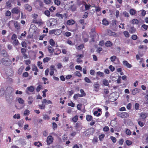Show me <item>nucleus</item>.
<instances>
[{
  "mask_svg": "<svg viewBox=\"0 0 148 148\" xmlns=\"http://www.w3.org/2000/svg\"><path fill=\"white\" fill-rule=\"evenodd\" d=\"M1 62L4 65L6 66H9L11 63V61L9 59L6 58H2Z\"/></svg>",
  "mask_w": 148,
  "mask_h": 148,
  "instance_id": "f257e3e1",
  "label": "nucleus"
},
{
  "mask_svg": "<svg viewBox=\"0 0 148 148\" xmlns=\"http://www.w3.org/2000/svg\"><path fill=\"white\" fill-rule=\"evenodd\" d=\"M117 116L119 117L124 119L128 117L129 115L126 112H118L116 114Z\"/></svg>",
  "mask_w": 148,
  "mask_h": 148,
  "instance_id": "f03ea898",
  "label": "nucleus"
},
{
  "mask_svg": "<svg viewBox=\"0 0 148 148\" xmlns=\"http://www.w3.org/2000/svg\"><path fill=\"white\" fill-rule=\"evenodd\" d=\"M86 120L90 122L92 121L90 123V125L91 126H92L95 123V121H93V117L91 115H87L86 116Z\"/></svg>",
  "mask_w": 148,
  "mask_h": 148,
  "instance_id": "7ed1b4c3",
  "label": "nucleus"
},
{
  "mask_svg": "<svg viewBox=\"0 0 148 148\" xmlns=\"http://www.w3.org/2000/svg\"><path fill=\"white\" fill-rule=\"evenodd\" d=\"M92 38L91 41L92 42H95L99 40V36L98 34L96 33L91 36Z\"/></svg>",
  "mask_w": 148,
  "mask_h": 148,
  "instance_id": "20e7f679",
  "label": "nucleus"
},
{
  "mask_svg": "<svg viewBox=\"0 0 148 148\" xmlns=\"http://www.w3.org/2000/svg\"><path fill=\"white\" fill-rule=\"evenodd\" d=\"M86 135L87 136H89L90 135H92L94 132L93 128H90L86 130L85 132Z\"/></svg>",
  "mask_w": 148,
  "mask_h": 148,
  "instance_id": "39448f33",
  "label": "nucleus"
},
{
  "mask_svg": "<svg viewBox=\"0 0 148 148\" xmlns=\"http://www.w3.org/2000/svg\"><path fill=\"white\" fill-rule=\"evenodd\" d=\"M32 23L36 24L39 25H41L43 24V22L41 19H33Z\"/></svg>",
  "mask_w": 148,
  "mask_h": 148,
  "instance_id": "423d86ee",
  "label": "nucleus"
},
{
  "mask_svg": "<svg viewBox=\"0 0 148 148\" xmlns=\"http://www.w3.org/2000/svg\"><path fill=\"white\" fill-rule=\"evenodd\" d=\"M13 91L14 89L12 87L8 86L6 88L5 90V93L6 94L10 95L13 92Z\"/></svg>",
  "mask_w": 148,
  "mask_h": 148,
  "instance_id": "0eeeda50",
  "label": "nucleus"
},
{
  "mask_svg": "<svg viewBox=\"0 0 148 148\" xmlns=\"http://www.w3.org/2000/svg\"><path fill=\"white\" fill-rule=\"evenodd\" d=\"M19 9L17 7H15L12 9L11 10L12 13L14 14H18L20 12Z\"/></svg>",
  "mask_w": 148,
  "mask_h": 148,
  "instance_id": "6e6552de",
  "label": "nucleus"
},
{
  "mask_svg": "<svg viewBox=\"0 0 148 148\" xmlns=\"http://www.w3.org/2000/svg\"><path fill=\"white\" fill-rule=\"evenodd\" d=\"M100 86L98 82H97L93 84L94 90L96 92H98L99 91Z\"/></svg>",
  "mask_w": 148,
  "mask_h": 148,
  "instance_id": "1a4fd4ad",
  "label": "nucleus"
},
{
  "mask_svg": "<svg viewBox=\"0 0 148 148\" xmlns=\"http://www.w3.org/2000/svg\"><path fill=\"white\" fill-rule=\"evenodd\" d=\"M53 138L51 136H49L47 138V142L48 145H49L53 142Z\"/></svg>",
  "mask_w": 148,
  "mask_h": 148,
  "instance_id": "9d476101",
  "label": "nucleus"
},
{
  "mask_svg": "<svg viewBox=\"0 0 148 148\" xmlns=\"http://www.w3.org/2000/svg\"><path fill=\"white\" fill-rule=\"evenodd\" d=\"M107 34L108 35L110 36H114L115 37H116V33L112 32V31L110 29L107 30Z\"/></svg>",
  "mask_w": 148,
  "mask_h": 148,
  "instance_id": "9b49d317",
  "label": "nucleus"
},
{
  "mask_svg": "<svg viewBox=\"0 0 148 148\" xmlns=\"http://www.w3.org/2000/svg\"><path fill=\"white\" fill-rule=\"evenodd\" d=\"M75 127L76 130H77L78 129H82V123L79 122L77 123L75 126Z\"/></svg>",
  "mask_w": 148,
  "mask_h": 148,
  "instance_id": "f8f14e48",
  "label": "nucleus"
},
{
  "mask_svg": "<svg viewBox=\"0 0 148 148\" xmlns=\"http://www.w3.org/2000/svg\"><path fill=\"white\" fill-rule=\"evenodd\" d=\"M140 89L137 88H135L132 90V94L133 95H135L137 93L139 92Z\"/></svg>",
  "mask_w": 148,
  "mask_h": 148,
  "instance_id": "ddd939ff",
  "label": "nucleus"
},
{
  "mask_svg": "<svg viewBox=\"0 0 148 148\" xmlns=\"http://www.w3.org/2000/svg\"><path fill=\"white\" fill-rule=\"evenodd\" d=\"M123 63L124 66L128 68H130L132 67V65L129 64L127 61H123Z\"/></svg>",
  "mask_w": 148,
  "mask_h": 148,
  "instance_id": "4468645a",
  "label": "nucleus"
},
{
  "mask_svg": "<svg viewBox=\"0 0 148 148\" xmlns=\"http://www.w3.org/2000/svg\"><path fill=\"white\" fill-rule=\"evenodd\" d=\"M147 114L146 113L143 112L141 113L140 115V116L143 120H145L147 117Z\"/></svg>",
  "mask_w": 148,
  "mask_h": 148,
  "instance_id": "2eb2a0df",
  "label": "nucleus"
},
{
  "mask_svg": "<svg viewBox=\"0 0 148 148\" xmlns=\"http://www.w3.org/2000/svg\"><path fill=\"white\" fill-rule=\"evenodd\" d=\"M14 25L17 29H19L20 28V24L17 21H15L14 23Z\"/></svg>",
  "mask_w": 148,
  "mask_h": 148,
  "instance_id": "dca6fc26",
  "label": "nucleus"
},
{
  "mask_svg": "<svg viewBox=\"0 0 148 148\" xmlns=\"http://www.w3.org/2000/svg\"><path fill=\"white\" fill-rule=\"evenodd\" d=\"M42 104L45 103L46 104H52V102L50 100L44 99L42 102Z\"/></svg>",
  "mask_w": 148,
  "mask_h": 148,
  "instance_id": "f3484780",
  "label": "nucleus"
},
{
  "mask_svg": "<svg viewBox=\"0 0 148 148\" xmlns=\"http://www.w3.org/2000/svg\"><path fill=\"white\" fill-rule=\"evenodd\" d=\"M25 8L26 10L29 12L32 10V7L28 4L25 5Z\"/></svg>",
  "mask_w": 148,
  "mask_h": 148,
  "instance_id": "a211bd4d",
  "label": "nucleus"
},
{
  "mask_svg": "<svg viewBox=\"0 0 148 148\" xmlns=\"http://www.w3.org/2000/svg\"><path fill=\"white\" fill-rule=\"evenodd\" d=\"M75 23V21L71 19L68 20L66 23L68 25H71L74 24Z\"/></svg>",
  "mask_w": 148,
  "mask_h": 148,
  "instance_id": "6ab92c4d",
  "label": "nucleus"
},
{
  "mask_svg": "<svg viewBox=\"0 0 148 148\" xmlns=\"http://www.w3.org/2000/svg\"><path fill=\"white\" fill-rule=\"evenodd\" d=\"M102 23L103 25H107L109 24V22L106 18L103 19L102 21Z\"/></svg>",
  "mask_w": 148,
  "mask_h": 148,
  "instance_id": "aec40b11",
  "label": "nucleus"
},
{
  "mask_svg": "<svg viewBox=\"0 0 148 148\" xmlns=\"http://www.w3.org/2000/svg\"><path fill=\"white\" fill-rule=\"evenodd\" d=\"M112 45V44L111 41H106L105 44L106 46L107 47H109L111 46Z\"/></svg>",
  "mask_w": 148,
  "mask_h": 148,
  "instance_id": "412c9836",
  "label": "nucleus"
},
{
  "mask_svg": "<svg viewBox=\"0 0 148 148\" xmlns=\"http://www.w3.org/2000/svg\"><path fill=\"white\" fill-rule=\"evenodd\" d=\"M12 6L11 3L10 1H8L6 2L5 7L7 8H10Z\"/></svg>",
  "mask_w": 148,
  "mask_h": 148,
  "instance_id": "4be33fe9",
  "label": "nucleus"
},
{
  "mask_svg": "<svg viewBox=\"0 0 148 148\" xmlns=\"http://www.w3.org/2000/svg\"><path fill=\"white\" fill-rule=\"evenodd\" d=\"M55 34L56 35H59L62 33V30L60 29H55Z\"/></svg>",
  "mask_w": 148,
  "mask_h": 148,
  "instance_id": "5701e85b",
  "label": "nucleus"
},
{
  "mask_svg": "<svg viewBox=\"0 0 148 148\" xmlns=\"http://www.w3.org/2000/svg\"><path fill=\"white\" fill-rule=\"evenodd\" d=\"M17 100L18 102L21 104L22 105L24 103V101L21 97H18Z\"/></svg>",
  "mask_w": 148,
  "mask_h": 148,
  "instance_id": "b1692460",
  "label": "nucleus"
},
{
  "mask_svg": "<svg viewBox=\"0 0 148 148\" xmlns=\"http://www.w3.org/2000/svg\"><path fill=\"white\" fill-rule=\"evenodd\" d=\"M103 84L105 86H108L109 85L108 80L106 79H104L103 80Z\"/></svg>",
  "mask_w": 148,
  "mask_h": 148,
  "instance_id": "393cba45",
  "label": "nucleus"
},
{
  "mask_svg": "<svg viewBox=\"0 0 148 148\" xmlns=\"http://www.w3.org/2000/svg\"><path fill=\"white\" fill-rule=\"evenodd\" d=\"M48 50L49 52L50 53H53L54 51V49L51 46H49L48 47Z\"/></svg>",
  "mask_w": 148,
  "mask_h": 148,
  "instance_id": "a878e982",
  "label": "nucleus"
},
{
  "mask_svg": "<svg viewBox=\"0 0 148 148\" xmlns=\"http://www.w3.org/2000/svg\"><path fill=\"white\" fill-rule=\"evenodd\" d=\"M27 89L29 91L32 92L34 91V88L33 86H31L30 87H27Z\"/></svg>",
  "mask_w": 148,
  "mask_h": 148,
  "instance_id": "bb28decb",
  "label": "nucleus"
},
{
  "mask_svg": "<svg viewBox=\"0 0 148 148\" xmlns=\"http://www.w3.org/2000/svg\"><path fill=\"white\" fill-rule=\"evenodd\" d=\"M56 16L58 17L59 18L63 19V15L62 14H60L59 12H57L56 14Z\"/></svg>",
  "mask_w": 148,
  "mask_h": 148,
  "instance_id": "cd10ccee",
  "label": "nucleus"
},
{
  "mask_svg": "<svg viewBox=\"0 0 148 148\" xmlns=\"http://www.w3.org/2000/svg\"><path fill=\"white\" fill-rule=\"evenodd\" d=\"M44 14L48 17H49L50 16V12L49 10H46L44 12Z\"/></svg>",
  "mask_w": 148,
  "mask_h": 148,
  "instance_id": "c85d7f7f",
  "label": "nucleus"
},
{
  "mask_svg": "<svg viewBox=\"0 0 148 148\" xmlns=\"http://www.w3.org/2000/svg\"><path fill=\"white\" fill-rule=\"evenodd\" d=\"M28 99L29 100L28 103L29 105H31L32 104L33 102V99L32 97L31 96L29 97H28Z\"/></svg>",
  "mask_w": 148,
  "mask_h": 148,
  "instance_id": "c756f323",
  "label": "nucleus"
},
{
  "mask_svg": "<svg viewBox=\"0 0 148 148\" xmlns=\"http://www.w3.org/2000/svg\"><path fill=\"white\" fill-rule=\"evenodd\" d=\"M84 47V45L83 44H81L79 45L78 46L76 47V49L78 50H79L83 49Z\"/></svg>",
  "mask_w": 148,
  "mask_h": 148,
  "instance_id": "7c9ffc66",
  "label": "nucleus"
},
{
  "mask_svg": "<svg viewBox=\"0 0 148 148\" xmlns=\"http://www.w3.org/2000/svg\"><path fill=\"white\" fill-rule=\"evenodd\" d=\"M136 31V29L134 27H131L129 30V32L130 33H134Z\"/></svg>",
  "mask_w": 148,
  "mask_h": 148,
  "instance_id": "2f4dec72",
  "label": "nucleus"
},
{
  "mask_svg": "<svg viewBox=\"0 0 148 148\" xmlns=\"http://www.w3.org/2000/svg\"><path fill=\"white\" fill-rule=\"evenodd\" d=\"M97 75L98 76L101 77H103L104 76V74L103 72L101 71H98L97 72Z\"/></svg>",
  "mask_w": 148,
  "mask_h": 148,
  "instance_id": "473e14b6",
  "label": "nucleus"
},
{
  "mask_svg": "<svg viewBox=\"0 0 148 148\" xmlns=\"http://www.w3.org/2000/svg\"><path fill=\"white\" fill-rule=\"evenodd\" d=\"M123 33L124 35L126 37L128 38L130 37V34L127 31H125L123 32Z\"/></svg>",
  "mask_w": 148,
  "mask_h": 148,
  "instance_id": "72a5a7b5",
  "label": "nucleus"
},
{
  "mask_svg": "<svg viewBox=\"0 0 148 148\" xmlns=\"http://www.w3.org/2000/svg\"><path fill=\"white\" fill-rule=\"evenodd\" d=\"M74 74L75 75L80 77H82V75L81 73L79 71H76L74 73Z\"/></svg>",
  "mask_w": 148,
  "mask_h": 148,
  "instance_id": "f704fd0d",
  "label": "nucleus"
},
{
  "mask_svg": "<svg viewBox=\"0 0 148 148\" xmlns=\"http://www.w3.org/2000/svg\"><path fill=\"white\" fill-rule=\"evenodd\" d=\"M49 43L52 46H54L55 45V42L52 39H51L49 40Z\"/></svg>",
  "mask_w": 148,
  "mask_h": 148,
  "instance_id": "c9c22d12",
  "label": "nucleus"
},
{
  "mask_svg": "<svg viewBox=\"0 0 148 148\" xmlns=\"http://www.w3.org/2000/svg\"><path fill=\"white\" fill-rule=\"evenodd\" d=\"M130 13L132 15H134L136 13V11L134 9H132L130 10Z\"/></svg>",
  "mask_w": 148,
  "mask_h": 148,
  "instance_id": "e433bc0d",
  "label": "nucleus"
},
{
  "mask_svg": "<svg viewBox=\"0 0 148 148\" xmlns=\"http://www.w3.org/2000/svg\"><path fill=\"white\" fill-rule=\"evenodd\" d=\"M51 60V58L49 57H46L43 59V61L44 63L47 62Z\"/></svg>",
  "mask_w": 148,
  "mask_h": 148,
  "instance_id": "4c0bfd02",
  "label": "nucleus"
},
{
  "mask_svg": "<svg viewBox=\"0 0 148 148\" xmlns=\"http://www.w3.org/2000/svg\"><path fill=\"white\" fill-rule=\"evenodd\" d=\"M11 12L9 10H7L5 13V16H10L11 15Z\"/></svg>",
  "mask_w": 148,
  "mask_h": 148,
  "instance_id": "58836bf2",
  "label": "nucleus"
},
{
  "mask_svg": "<svg viewBox=\"0 0 148 148\" xmlns=\"http://www.w3.org/2000/svg\"><path fill=\"white\" fill-rule=\"evenodd\" d=\"M58 127L57 125L55 122H53L52 123V128L53 129L55 130Z\"/></svg>",
  "mask_w": 148,
  "mask_h": 148,
  "instance_id": "ea45409f",
  "label": "nucleus"
},
{
  "mask_svg": "<svg viewBox=\"0 0 148 148\" xmlns=\"http://www.w3.org/2000/svg\"><path fill=\"white\" fill-rule=\"evenodd\" d=\"M54 3L56 5H60L61 4V2L59 0H54Z\"/></svg>",
  "mask_w": 148,
  "mask_h": 148,
  "instance_id": "a19ab883",
  "label": "nucleus"
},
{
  "mask_svg": "<svg viewBox=\"0 0 148 148\" xmlns=\"http://www.w3.org/2000/svg\"><path fill=\"white\" fill-rule=\"evenodd\" d=\"M73 121L74 122H76L78 120V116L77 115L75 116L72 119Z\"/></svg>",
  "mask_w": 148,
  "mask_h": 148,
  "instance_id": "79ce46f5",
  "label": "nucleus"
},
{
  "mask_svg": "<svg viewBox=\"0 0 148 148\" xmlns=\"http://www.w3.org/2000/svg\"><path fill=\"white\" fill-rule=\"evenodd\" d=\"M42 88V86L41 85H39L36 88V90L37 92H39Z\"/></svg>",
  "mask_w": 148,
  "mask_h": 148,
  "instance_id": "37998d69",
  "label": "nucleus"
},
{
  "mask_svg": "<svg viewBox=\"0 0 148 148\" xmlns=\"http://www.w3.org/2000/svg\"><path fill=\"white\" fill-rule=\"evenodd\" d=\"M13 44L14 45H18L19 43V42L18 40L15 39L14 40V41L13 42Z\"/></svg>",
  "mask_w": 148,
  "mask_h": 148,
  "instance_id": "c03bdc74",
  "label": "nucleus"
},
{
  "mask_svg": "<svg viewBox=\"0 0 148 148\" xmlns=\"http://www.w3.org/2000/svg\"><path fill=\"white\" fill-rule=\"evenodd\" d=\"M23 123V121L21 120L18 123V124L19 127H22Z\"/></svg>",
  "mask_w": 148,
  "mask_h": 148,
  "instance_id": "a18cd8bd",
  "label": "nucleus"
},
{
  "mask_svg": "<svg viewBox=\"0 0 148 148\" xmlns=\"http://www.w3.org/2000/svg\"><path fill=\"white\" fill-rule=\"evenodd\" d=\"M68 105L69 106H71L72 107H74L75 106V103L71 101L70 103H68Z\"/></svg>",
  "mask_w": 148,
  "mask_h": 148,
  "instance_id": "49530a36",
  "label": "nucleus"
},
{
  "mask_svg": "<svg viewBox=\"0 0 148 148\" xmlns=\"http://www.w3.org/2000/svg\"><path fill=\"white\" fill-rule=\"evenodd\" d=\"M34 145L37 146L38 147H39L40 145L41 146L42 145L41 143L39 142H35L34 143Z\"/></svg>",
  "mask_w": 148,
  "mask_h": 148,
  "instance_id": "de8ad7c7",
  "label": "nucleus"
},
{
  "mask_svg": "<svg viewBox=\"0 0 148 148\" xmlns=\"http://www.w3.org/2000/svg\"><path fill=\"white\" fill-rule=\"evenodd\" d=\"M30 113L29 111L28 110H25L24 112V114L25 115H28Z\"/></svg>",
  "mask_w": 148,
  "mask_h": 148,
  "instance_id": "09e8293b",
  "label": "nucleus"
},
{
  "mask_svg": "<svg viewBox=\"0 0 148 148\" xmlns=\"http://www.w3.org/2000/svg\"><path fill=\"white\" fill-rule=\"evenodd\" d=\"M42 63L41 62L39 61L38 62V66L41 69H43V67L42 66Z\"/></svg>",
  "mask_w": 148,
  "mask_h": 148,
  "instance_id": "8fccbe9b",
  "label": "nucleus"
},
{
  "mask_svg": "<svg viewBox=\"0 0 148 148\" xmlns=\"http://www.w3.org/2000/svg\"><path fill=\"white\" fill-rule=\"evenodd\" d=\"M21 45L23 47L26 48L27 47V43L25 41H22L21 42Z\"/></svg>",
  "mask_w": 148,
  "mask_h": 148,
  "instance_id": "3c124183",
  "label": "nucleus"
},
{
  "mask_svg": "<svg viewBox=\"0 0 148 148\" xmlns=\"http://www.w3.org/2000/svg\"><path fill=\"white\" fill-rule=\"evenodd\" d=\"M85 81L88 83H90L91 82V80L88 77H86L84 79Z\"/></svg>",
  "mask_w": 148,
  "mask_h": 148,
  "instance_id": "603ef678",
  "label": "nucleus"
},
{
  "mask_svg": "<svg viewBox=\"0 0 148 148\" xmlns=\"http://www.w3.org/2000/svg\"><path fill=\"white\" fill-rule=\"evenodd\" d=\"M43 118L44 120H49L50 119L49 116L47 114L44 115Z\"/></svg>",
  "mask_w": 148,
  "mask_h": 148,
  "instance_id": "864d4df0",
  "label": "nucleus"
},
{
  "mask_svg": "<svg viewBox=\"0 0 148 148\" xmlns=\"http://www.w3.org/2000/svg\"><path fill=\"white\" fill-rule=\"evenodd\" d=\"M110 139L113 143H115L116 141V138L114 136H111L110 137Z\"/></svg>",
  "mask_w": 148,
  "mask_h": 148,
  "instance_id": "5fc2aeb1",
  "label": "nucleus"
},
{
  "mask_svg": "<svg viewBox=\"0 0 148 148\" xmlns=\"http://www.w3.org/2000/svg\"><path fill=\"white\" fill-rule=\"evenodd\" d=\"M105 137V135L104 134H101L99 136V140L102 141L103 140V139Z\"/></svg>",
  "mask_w": 148,
  "mask_h": 148,
  "instance_id": "6e6d98bb",
  "label": "nucleus"
},
{
  "mask_svg": "<svg viewBox=\"0 0 148 148\" xmlns=\"http://www.w3.org/2000/svg\"><path fill=\"white\" fill-rule=\"evenodd\" d=\"M80 92L81 93L82 95V97L85 96L86 95V94L85 92L84 91V90L82 89H81L80 90Z\"/></svg>",
  "mask_w": 148,
  "mask_h": 148,
  "instance_id": "4d7b16f0",
  "label": "nucleus"
},
{
  "mask_svg": "<svg viewBox=\"0 0 148 148\" xmlns=\"http://www.w3.org/2000/svg\"><path fill=\"white\" fill-rule=\"evenodd\" d=\"M116 56H113L111 57L110 58L111 61L112 62H113L116 59Z\"/></svg>",
  "mask_w": 148,
  "mask_h": 148,
  "instance_id": "13d9d810",
  "label": "nucleus"
},
{
  "mask_svg": "<svg viewBox=\"0 0 148 148\" xmlns=\"http://www.w3.org/2000/svg\"><path fill=\"white\" fill-rule=\"evenodd\" d=\"M71 32H67L65 33L64 36L66 37H69L71 35Z\"/></svg>",
  "mask_w": 148,
  "mask_h": 148,
  "instance_id": "bf43d9fd",
  "label": "nucleus"
},
{
  "mask_svg": "<svg viewBox=\"0 0 148 148\" xmlns=\"http://www.w3.org/2000/svg\"><path fill=\"white\" fill-rule=\"evenodd\" d=\"M125 143H126V144L128 146L131 145L132 144V142L131 141L129 140H127L126 141Z\"/></svg>",
  "mask_w": 148,
  "mask_h": 148,
  "instance_id": "052dcab7",
  "label": "nucleus"
},
{
  "mask_svg": "<svg viewBox=\"0 0 148 148\" xmlns=\"http://www.w3.org/2000/svg\"><path fill=\"white\" fill-rule=\"evenodd\" d=\"M56 9V8L55 7H53V6H52L51 7L49 8V10L51 12H53V10H55Z\"/></svg>",
  "mask_w": 148,
  "mask_h": 148,
  "instance_id": "680f3d73",
  "label": "nucleus"
},
{
  "mask_svg": "<svg viewBox=\"0 0 148 148\" xmlns=\"http://www.w3.org/2000/svg\"><path fill=\"white\" fill-rule=\"evenodd\" d=\"M71 9L72 11H74L76 9V7L74 5H72L71 7Z\"/></svg>",
  "mask_w": 148,
  "mask_h": 148,
  "instance_id": "e2e57ef3",
  "label": "nucleus"
},
{
  "mask_svg": "<svg viewBox=\"0 0 148 148\" xmlns=\"http://www.w3.org/2000/svg\"><path fill=\"white\" fill-rule=\"evenodd\" d=\"M141 27L145 30H147L148 29V25L145 24H143L142 25Z\"/></svg>",
  "mask_w": 148,
  "mask_h": 148,
  "instance_id": "0e129e2a",
  "label": "nucleus"
},
{
  "mask_svg": "<svg viewBox=\"0 0 148 148\" xmlns=\"http://www.w3.org/2000/svg\"><path fill=\"white\" fill-rule=\"evenodd\" d=\"M109 130V127L108 126H105L103 128V130L104 132H108Z\"/></svg>",
  "mask_w": 148,
  "mask_h": 148,
  "instance_id": "69168bd1",
  "label": "nucleus"
},
{
  "mask_svg": "<svg viewBox=\"0 0 148 148\" xmlns=\"http://www.w3.org/2000/svg\"><path fill=\"white\" fill-rule=\"evenodd\" d=\"M132 23L133 24H138L139 23L138 20L136 19H134L132 20Z\"/></svg>",
  "mask_w": 148,
  "mask_h": 148,
  "instance_id": "338daca9",
  "label": "nucleus"
},
{
  "mask_svg": "<svg viewBox=\"0 0 148 148\" xmlns=\"http://www.w3.org/2000/svg\"><path fill=\"white\" fill-rule=\"evenodd\" d=\"M23 70V68L20 67L18 70V72L19 74L21 75L22 74V72Z\"/></svg>",
  "mask_w": 148,
  "mask_h": 148,
  "instance_id": "774afa93",
  "label": "nucleus"
}]
</instances>
